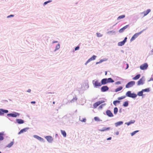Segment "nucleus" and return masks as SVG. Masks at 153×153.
Wrapping results in <instances>:
<instances>
[{
	"label": "nucleus",
	"mask_w": 153,
	"mask_h": 153,
	"mask_svg": "<svg viewBox=\"0 0 153 153\" xmlns=\"http://www.w3.org/2000/svg\"><path fill=\"white\" fill-rule=\"evenodd\" d=\"M128 26V25H126L124 27L120 29L119 31V32L120 33H121L123 32V31L126 29V28Z\"/></svg>",
	"instance_id": "a211bd4d"
},
{
	"label": "nucleus",
	"mask_w": 153,
	"mask_h": 153,
	"mask_svg": "<svg viewBox=\"0 0 153 153\" xmlns=\"http://www.w3.org/2000/svg\"><path fill=\"white\" fill-rule=\"evenodd\" d=\"M79 48V46L76 47L75 49V51H76L78 50Z\"/></svg>",
	"instance_id": "c03bdc74"
},
{
	"label": "nucleus",
	"mask_w": 153,
	"mask_h": 153,
	"mask_svg": "<svg viewBox=\"0 0 153 153\" xmlns=\"http://www.w3.org/2000/svg\"><path fill=\"white\" fill-rule=\"evenodd\" d=\"M46 139L49 142H51L53 140V138L51 136H47L45 137Z\"/></svg>",
	"instance_id": "ddd939ff"
},
{
	"label": "nucleus",
	"mask_w": 153,
	"mask_h": 153,
	"mask_svg": "<svg viewBox=\"0 0 153 153\" xmlns=\"http://www.w3.org/2000/svg\"><path fill=\"white\" fill-rule=\"evenodd\" d=\"M108 83L110 82H113L114 81L111 78H109L108 79H107Z\"/></svg>",
	"instance_id": "5701e85b"
},
{
	"label": "nucleus",
	"mask_w": 153,
	"mask_h": 153,
	"mask_svg": "<svg viewBox=\"0 0 153 153\" xmlns=\"http://www.w3.org/2000/svg\"><path fill=\"white\" fill-rule=\"evenodd\" d=\"M143 32V31L141 32L135 33L131 38L130 41H132L137 38Z\"/></svg>",
	"instance_id": "20e7f679"
},
{
	"label": "nucleus",
	"mask_w": 153,
	"mask_h": 153,
	"mask_svg": "<svg viewBox=\"0 0 153 153\" xmlns=\"http://www.w3.org/2000/svg\"><path fill=\"white\" fill-rule=\"evenodd\" d=\"M140 75L138 74L133 78V80H136L139 79L140 77Z\"/></svg>",
	"instance_id": "412c9836"
},
{
	"label": "nucleus",
	"mask_w": 153,
	"mask_h": 153,
	"mask_svg": "<svg viewBox=\"0 0 153 153\" xmlns=\"http://www.w3.org/2000/svg\"><path fill=\"white\" fill-rule=\"evenodd\" d=\"M148 65L147 63H145L140 66V68L142 70H145L147 69Z\"/></svg>",
	"instance_id": "423d86ee"
},
{
	"label": "nucleus",
	"mask_w": 153,
	"mask_h": 153,
	"mask_svg": "<svg viewBox=\"0 0 153 153\" xmlns=\"http://www.w3.org/2000/svg\"><path fill=\"white\" fill-rule=\"evenodd\" d=\"M109 88L106 86H103L101 87V90L102 92H105L108 90Z\"/></svg>",
	"instance_id": "1a4fd4ad"
},
{
	"label": "nucleus",
	"mask_w": 153,
	"mask_h": 153,
	"mask_svg": "<svg viewBox=\"0 0 153 153\" xmlns=\"http://www.w3.org/2000/svg\"><path fill=\"white\" fill-rule=\"evenodd\" d=\"M51 1H52L51 0H49L48 1L45 2L44 3V5H45L47 4L48 3L51 2Z\"/></svg>",
	"instance_id": "ea45409f"
},
{
	"label": "nucleus",
	"mask_w": 153,
	"mask_h": 153,
	"mask_svg": "<svg viewBox=\"0 0 153 153\" xmlns=\"http://www.w3.org/2000/svg\"><path fill=\"white\" fill-rule=\"evenodd\" d=\"M126 95L127 97L132 98H135L137 96L136 94L134 93H131V91H127L126 94Z\"/></svg>",
	"instance_id": "f03ea898"
},
{
	"label": "nucleus",
	"mask_w": 153,
	"mask_h": 153,
	"mask_svg": "<svg viewBox=\"0 0 153 153\" xmlns=\"http://www.w3.org/2000/svg\"><path fill=\"white\" fill-rule=\"evenodd\" d=\"M150 11L151 10L150 9H148L146 11H144L141 13V14H143V16H144L147 15L150 12Z\"/></svg>",
	"instance_id": "9d476101"
},
{
	"label": "nucleus",
	"mask_w": 153,
	"mask_h": 153,
	"mask_svg": "<svg viewBox=\"0 0 153 153\" xmlns=\"http://www.w3.org/2000/svg\"><path fill=\"white\" fill-rule=\"evenodd\" d=\"M135 122L134 120H131L128 122L126 123V124H127L128 126H129L130 124L134 123Z\"/></svg>",
	"instance_id": "4be33fe9"
},
{
	"label": "nucleus",
	"mask_w": 153,
	"mask_h": 153,
	"mask_svg": "<svg viewBox=\"0 0 153 153\" xmlns=\"http://www.w3.org/2000/svg\"><path fill=\"white\" fill-rule=\"evenodd\" d=\"M120 102V101L118 100H116L114 101L113 102V104L116 105L117 103H119Z\"/></svg>",
	"instance_id": "f704fd0d"
},
{
	"label": "nucleus",
	"mask_w": 153,
	"mask_h": 153,
	"mask_svg": "<svg viewBox=\"0 0 153 153\" xmlns=\"http://www.w3.org/2000/svg\"><path fill=\"white\" fill-rule=\"evenodd\" d=\"M110 127H104L102 129H99V130L100 131L103 132L109 130L110 129Z\"/></svg>",
	"instance_id": "f3484780"
},
{
	"label": "nucleus",
	"mask_w": 153,
	"mask_h": 153,
	"mask_svg": "<svg viewBox=\"0 0 153 153\" xmlns=\"http://www.w3.org/2000/svg\"><path fill=\"white\" fill-rule=\"evenodd\" d=\"M114 113L115 114H117L118 112V108L117 107H115L114 109Z\"/></svg>",
	"instance_id": "7c9ffc66"
},
{
	"label": "nucleus",
	"mask_w": 153,
	"mask_h": 153,
	"mask_svg": "<svg viewBox=\"0 0 153 153\" xmlns=\"http://www.w3.org/2000/svg\"><path fill=\"white\" fill-rule=\"evenodd\" d=\"M55 102H53V104H55Z\"/></svg>",
	"instance_id": "5fc2aeb1"
},
{
	"label": "nucleus",
	"mask_w": 153,
	"mask_h": 153,
	"mask_svg": "<svg viewBox=\"0 0 153 153\" xmlns=\"http://www.w3.org/2000/svg\"><path fill=\"white\" fill-rule=\"evenodd\" d=\"M79 120L82 122H85L86 121V119L85 118H79Z\"/></svg>",
	"instance_id": "c756f323"
},
{
	"label": "nucleus",
	"mask_w": 153,
	"mask_h": 153,
	"mask_svg": "<svg viewBox=\"0 0 153 153\" xmlns=\"http://www.w3.org/2000/svg\"><path fill=\"white\" fill-rule=\"evenodd\" d=\"M96 57V56L95 55H93L92 57H91V58H90L86 62L85 65H86L88 63L90 62L95 59Z\"/></svg>",
	"instance_id": "f8f14e48"
},
{
	"label": "nucleus",
	"mask_w": 153,
	"mask_h": 153,
	"mask_svg": "<svg viewBox=\"0 0 153 153\" xmlns=\"http://www.w3.org/2000/svg\"><path fill=\"white\" fill-rule=\"evenodd\" d=\"M125 97H126V96H122L121 97H118V100H122L123 99L125 98Z\"/></svg>",
	"instance_id": "c9c22d12"
},
{
	"label": "nucleus",
	"mask_w": 153,
	"mask_h": 153,
	"mask_svg": "<svg viewBox=\"0 0 153 153\" xmlns=\"http://www.w3.org/2000/svg\"><path fill=\"white\" fill-rule=\"evenodd\" d=\"M115 134L117 135H118L119 134V132L118 131H117L115 133Z\"/></svg>",
	"instance_id": "8fccbe9b"
},
{
	"label": "nucleus",
	"mask_w": 153,
	"mask_h": 153,
	"mask_svg": "<svg viewBox=\"0 0 153 153\" xmlns=\"http://www.w3.org/2000/svg\"><path fill=\"white\" fill-rule=\"evenodd\" d=\"M101 84L102 85H105L108 83L107 78H104L102 79L101 80Z\"/></svg>",
	"instance_id": "dca6fc26"
},
{
	"label": "nucleus",
	"mask_w": 153,
	"mask_h": 153,
	"mask_svg": "<svg viewBox=\"0 0 153 153\" xmlns=\"http://www.w3.org/2000/svg\"><path fill=\"white\" fill-rule=\"evenodd\" d=\"M31 103H34L35 104L36 103V102L35 101H32L31 102Z\"/></svg>",
	"instance_id": "3c124183"
},
{
	"label": "nucleus",
	"mask_w": 153,
	"mask_h": 153,
	"mask_svg": "<svg viewBox=\"0 0 153 153\" xmlns=\"http://www.w3.org/2000/svg\"><path fill=\"white\" fill-rule=\"evenodd\" d=\"M105 104H103L101 105H100V106H99V108L101 109H102V107L104 105H105Z\"/></svg>",
	"instance_id": "79ce46f5"
},
{
	"label": "nucleus",
	"mask_w": 153,
	"mask_h": 153,
	"mask_svg": "<svg viewBox=\"0 0 153 153\" xmlns=\"http://www.w3.org/2000/svg\"><path fill=\"white\" fill-rule=\"evenodd\" d=\"M117 83L118 84H120V82H117Z\"/></svg>",
	"instance_id": "603ef678"
},
{
	"label": "nucleus",
	"mask_w": 153,
	"mask_h": 153,
	"mask_svg": "<svg viewBox=\"0 0 153 153\" xmlns=\"http://www.w3.org/2000/svg\"><path fill=\"white\" fill-rule=\"evenodd\" d=\"M61 132L62 133V134L64 137H65L66 136V133L65 131L64 130H61Z\"/></svg>",
	"instance_id": "393cba45"
},
{
	"label": "nucleus",
	"mask_w": 153,
	"mask_h": 153,
	"mask_svg": "<svg viewBox=\"0 0 153 153\" xmlns=\"http://www.w3.org/2000/svg\"><path fill=\"white\" fill-rule=\"evenodd\" d=\"M107 71H106L105 72V75H107Z\"/></svg>",
	"instance_id": "864d4df0"
},
{
	"label": "nucleus",
	"mask_w": 153,
	"mask_h": 153,
	"mask_svg": "<svg viewBox=\"0 0 153 153\" xmlns=\"http://www.w3.org/2000/svg\"><path fill=\"white\" fill-rule=\"evenodd\" d=\"M127 39V38L126 37H125L124 40L123 41L118 42V45L119 46H122L126 42Z\"/></svg>",
	"instance_id": "6e6552de"
},
{
	"label": "nucleus",
	"mask_w": 153,
	"mask_h": 153,
	"mask_svg": "<svg viewBox=\"0 0 153 153\" xmlns=\"http://www.w3.org/2000/svg\"><path fill=\"white\" fill-rule=\"evenodd\" d=\"M139 131L137 130L135 131H134V132H132L131 134V136H133L134 134H135L136 133L138 132Z\"/></svg>",
	"instance_id": "72a5a7b5"
},
{
	"label": "nucleus",
	"mask_w": 153,
	"mask_h": 153,
	"mask_svg": "<svg viewBox=\"0 0 153 153\" xmlns=\"http://www.w3.org/2000/svg\"><path fill=\"white\" fill-rule=\"evenodd\" d=\"M111 137H109V138H108L107 139V140H111Z\"/></svg>",
	"instance_id": "49530a36"
},
{
	"label": "nucleus",
	"mask_w": 153,
	"mask_h": 153,
	"mask_svg": "<svg viewBox=\"0 0 153 153\" xmlns=\"http://www.w3.org/2000/svg\"><path fill=\"white\" fill-rule=\"evenodd\" d=\"M8 111L7 110H4L2 109H0V115H2L4 114V113H7Z\"/></svg>",
	"instance_id": "9b49d317"
},
{
	"label": "nucleus",
	"mask_w": 153,
	"mask_h": 153,
	"mask_svg": "<svg viewBox=\"0 0 153 153\" xmlns=\"http://www.w3.org/2000/svg\"><path fill=\"white\" fill-rule=\"evenodd\" d=\"M123 123V122L122 121H119L115 123V126L117 127L119 126L122 125Z\"/></svg>",
	"instance_id": "b1692460"
},
{
	"label": "nucleus",
	"mask_w": 153,
	"mask_h": 153,
	"mask_svg": "<svg viewBox=\"0 0 153 153\" xmlns=\"http://www.w3.org/2000/svg\"><path fill=\"white\" fill-rule=\"evenodd\" d=\"M60 48V45H59V44H58L56 46V50H58V49H59Z\"/></svg>",
	"instance_id": "4c0bfd02"
},
{
	"label": "nucleus",
	"mask_w": 153,
	"mask_h": 153,
	"mask_svg": "<svg viewBox=\"0 0 153 153\" xmlns=\"http://www.w3.org/2000/svg\"><path fill=\"white\" fill-rule=\"evenodd\" d=\"M144 80L143 78H141L137 82V85H142L143 84Z\"/></svg>",
	"instance_id": "2eb2a0df"
},
{
	"label": "nucleus",
	"mask_w": 153,
	"mask_h": 153,
	"mask_svg": "<svg viewBox=\"0 0 153 153\" xmlns=\"http://www.w3.org/2000/svg\"><path fill=\"white\" fill-rule=\"evenodd\" d=\"M128 105V102L127 101L125 102L123 105L125 107H126Z\"/></svg>",
	"instance_id": "473e14b6"
},
{
	"label": "nucleus",
	"mask_w": 153,
	"mask_h": 153,
	"mask_svg": "<svg viewBox=\"0 0 153 153\" xmlns=\"http://www.w3.org/2000/svg\"><path fill=\"white\" fill-rule=\"evenodd\" d=\"M77 100V98L76 97H75L74 98H73V99L71 100V101L74 102L76 101Z\"/></svg>",
	"instance_id": "58836bf2"
},
{
	"label": "nucleus",
	"mask_w": 153,
	"mask_h": 153,
	"mask_svg": "<svg viewBox=\"0 0 153 153\" xmlns=\"http://www.w3.org/2000/svg\"><path fill=\"white\" fill-rule=\"evenodd\" d=\"M93 84L95 87H100L102 85L101 82H100L98 80H94L92 81Z\"/></svg>",
	"instance_id": "f257e3e1"
},
{
	"label": "nucleus",
	"mask_w": 153,
	"mask_h": 153,
	"mask_svg": "<svg viewBox=\"0 0 153 153\" xmlns=\"http://www.w3.org/2000/svg\"><path fill=\"white\" fill-rule=\"evenodd\" d=\"M125 15H122L119 16L117 19V20H120L122 19H123L125 18Z\"/></svg>",
	"instance_id": "bb28decb"
},
{
	"label": "nucleus",
	"mask_w": 153,
	"mask_h": 153,
	"mask_svg": "<svg viewBox=\"0 0 153 153\" xmlns=\"http://www.w3.org/2000/svg\"><path fill=\"white\" fill-rule=\"evenodd\" d=\"M152 52H153V49L152 50Z\"/></svg>",
	"instance_id": "6e6d98bb"
},
{
	"label": "nucleus",
	"mask_w": 153,
	"mask_h": 153,
	"mask_svg": "<svg viewBox=\"0 0 153 153\" xmlns=\"http://www.w3.org/2000/svg\"><path fill=\"white\" fill-rule=\"evenodd\" d=\"M142 91H143V92H148L149 91V89H143Z\"/></svg>",
	"instance_id": "a19ab883"
},
{
	"label": "nucleus",
	"mask_w": 153,
	"mask_h": 153,
	"mask_svg": "<svg viewBox=\"0 0 153 153\" xmlns=\"http://www.w3.org/2000/svg\"><path fill=\"white\" fill-rule=\"evenodd\" d=\"M106 114L109 117H112L113 115L109 110H108L106 111Z\"/></svg>",
	"instance_id": "4468645a"
},
{
	"label": "nucleus",
	"mask_w": 153,
	"mask_h": 153,
	"mask_svg": "<svg viewBox=\"0 0 153 153\" xmlns=\"http://www.w3.org/2000/svg\"><path fill=\"white\" fill-rule=\"evenodd\" d=\"M126 65H127V67H126V69H127L128 68V64H126Z\"/></svg>",
	"instance_id": "09e8293b"
},
{
	"label": "nucleus",
	"mask_w": 153,
	"mask_h": 153,
	"mask_svg": "<svg viewBox=\"0 0 153 153\" xmlns=\"http://www.w3.org/2000/svg\"><path fill=\"white\" fill-rule=\"evenodd\" d=\"M135 84V82L134 81H131L128 82L126 85V87L129 88L132 87Z\"/></svg>",
	"instance_id": "7ed1b4c3"
},
{
	"label": "nucleus",
	"mask_w": 153,
	"mask_h": 153,
	"mask_svg": "<svg viewBox=\"0 0 153 153\" xmlns=\"http://www.w3.org/2000/svg\"><path fill=\"white\" fill-rule=\"evenodd\" d=\"M143 91H142L138 92L137 95L139 96H142L143 95Z\"/></svg>",
	"instance_id": "2f4dec72"
},
{
	"label": "nucleus",
	"mask_w": 153,
	"mask_h": 153,
	"mask_svg": "<svg viewBox=\"0 0 153 153\" xmlns=\"http://www.w3.org/2000/svg\"><path fill=\"white\" fill-rule=\"evenodd\" d=\"M7 116L13 117H16L19 115V114L18 113L9 114H7Z\"/></svg>",
	"instance_id": "0eeeda50"
},
{
	"label": "nucleus",
	"mask_w": 153,
	"mask_h": 153,
	"mask_svg": "<svg viewBox=\"0 0 153 153\" xmlns=\"http://www.w3.org/2000/svg\"><path fill=\"white\" fill-rule=\"evenodd\" d=\"M104 100H102L101 101H99L96 102L93 104L94 108H96L97 107L101 104L104 102Z\"/></svg>",
	"instance_id": "39448f33"
},
{
	"label": "nucleus",
	"mask_w": 153,
	"mask_h": 153,
	"mask_svg": "<svg viewBox=\"0 0 153 153\" xmlns=\"http://www.w3.org/2000/svg\"><path fill=\"white\" fill-rule=\"evenodd\" d=\"M0 153H1V152H0Z\"/></svg>",
	"instance_id": "4d7b16f0"
},
{
	"label": "nucleus",
	"mask_w": 153,
	"mask_h": 153,
	"mask_svg": "<svg viewBox=\"0 0 153 153\" xmlns=\"http://www.w3.org/2000/svg\"><path fill=\"white\" fill-rule=\"evenodd\" d=\"M94 120L96 121H100V120L98 117H94Z\"/></svg>",
	"instance_id": "e433bc0d"
},
{
	"label": "nucleus",
	"mask_w": 153,
	"mask_h": 153,
	"mask_svg": "<svg viewBox=\"0 0 153 153\" xmlns=\"http://www.w3.org/2000/svg\"><path fill=\"white\" fill-rule=\"evenodd\" d=\"M13 142H11L9 144L7 145V147L9 148H10L13 144Z\"/></svg>",
	"instance_id": "cd10ccee"
},
{
	"label": "nucleus",
	"mask_w": 153,
	"mask_h": 153,
	"mask_svg": "<svg viewBox=\"0 0 153 153\" xmlns=\"http://www.w3.org/2000/svg\"><path fill=\"white\" fill-rule=\"evenodd\" d=\"M28 92H30L31 91V90L30 89H28L27 91Z\"/></svg>",
	"instance_id": "de8ad7c7"
},
{
	"label": "nucleus",
	"mask_w": 153,
	"mask_h": 153,
	"mask_svg": "<svg viewBox=\"0 0 153 153\" xmlns=\"http://www.w3.org/2000/svg\"><path fill=\"white\" fill-rule=\"evenodd\" d=\"M97 36L98 37H101L102 36V35L100 33H97Z\"/></svg>",
	"instance_id": "37998d69"
},
{
	"label": "nucleus",
	"mask_w": 153,
	"mask_h": 153,
	"mask_svg": "<svg viewBox=\"0 0 153 153\" xmlns=\"http://www.w3.org/2000/svg\"><path fill=\"white\" fill-rule=\"evenodd\" d=\"M29 129V128H24L20 130V131L19 132V134H20L21 133H23L24 132H26L27 130H28Z\"/></svg>",
	"instance_id": "aec40b11"
},
{
	"label": "nucleus",
	"mask_w": 153,
	"mask_h": 153,
	"mask_svg": "<svg viewBox=\"0 0 153 153\" xmlns=\"http://www.w3.org/2000/svg\"><path fill=\"white\" fill-rule=\"evenodd\" d=\"M14 16V15H10V16H7V18H10V17H13Z\"/></svg>",
	"instance_id": "a18cd8bd"
},
{
	"label": "nucleus",
	"mask_w": 153,
	"mask_h": 153,
	"mask_svg": "<svg viewBox=\"0 0 153 153\" xmlns=\"http://www.w3.org/2000/svg\"><path fill=\"white\" fill-rule=\"evenodd\" d=\"M16 121L19 124H22L24 123V120L21 119H16Z\"/></svg>",
	"instance_id": "6ab92c4d"
},
{
	"label": "nucleus",
	"mask_w": 153,
	"mask_h": 153,
	"mask_svg": "<svg viewBox=\"0 0 153 153\" xmlns=\"http://www.w3.org/2000/svg\"><path fill=\"white\" fill-rule=\"evenodd\" d=\"M123 88V87L122 86H120L118 88H117L115 90V91L117 92L121 90Z\"/></svg>",
	"instance_id": "a878e982"
},
{
	"label": "nucleus",
	"mask_w": 153,
	"mask_h": 153,
	"mask_svg": "<svg viewBox=\"0 0 153 153\" xmlns=\"http://www.w3.org/2000/svg\"><path fill=\"white\" fill-rule=\"evenodd\" d=\"M34 137L36 138L38 140H43V139L41 137L37 136V135H35L34 136Z\"/></svg>",
	"instance_id": "c85d7f7f"
}]
</instances>
